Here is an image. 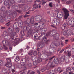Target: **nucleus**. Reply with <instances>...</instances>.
<instances>
[{"label":"nucleus","mask_w":74,"mask_h":74,"mask_svg":"<svg viewBox=\"0 0 74 74\" xmlns=\"http://www.w3.org/2000/svg\"><path fill=\"white\" fill-rule=\"evenodd\" d=\"M68 26V24L66 23H65L62 27V30H64L65 29L66 27H67Z\"/></svg>","instance_id":"obj_23"},{"label":"nucleus","mask_w":74,"mask_h":74,"mask_svg":"<svg viewBox=\"0 0 74 74\" xmlns=\"http://www.w3.org/2000/svg\"><path fill=\"white\" fill-rule=\"evenodd\" d=\"M72 2V1L70 0H69L68 1H67L66 2V3L67 4H70V3H71Z\"/></svg>","instance_id":"obj_40"},{"label":"nucleus","mask_w":74,"mask_h":74,"mask_svg":"<svg viewBox=\"0 0 74 74\" xmlns=\"http://www.w3.org/2000/svg\"><path fill=\"white\" fill-rule=\"evenodd\" d=\"M9 3V0H5L4 2V4L5 5H8Z\"/></svg>","instance_id":"obj_33"},{"label":"nucleus","mask_w":74,"mask_h":74,"mask_svg":"<svg viewBox=\"0 0 74 74\" xmlns=\"http://www.w3.org/2000/svg\"><path fill=\"white\" fill-rule=\"evenodd\" d=\"M26 1V0H20L18 1V2L19 3H25Z\"/></svg>","instance_id":"obj_37"},{"label":"nucleus","mask_w":74,"mask_h":74,"mask_svg":"<svg viewBox=\"0 0 74 74\" xmlns=\"http://www.w3.org/2000/svg\"><path fill=\"white\" fill-rule=\"evenodd\" d=\"M70 45L68 46L67 47H66L65 48V49H68V48H69V47H70Z\"/></svg>","instance_id":"obj_60"},{"label":"nucleus","mask_w":74,"mask_h":74,"mask_svg":"<svg viewBox=\"0 0 74 74\" xmlns=\"http://www.w3.org/2000/svg\"><path fill=\"white\" fill-rule=\"evenodd\" d=\"M67 52H68V56L65 55L64 56L61 57V60L62 61V62L65 61L66 63H68L69 62V57H70V56H71V51H69L67 50Z\"/></svg>","instance_id":"obj_8"},{"label":"nucleus","mask_w":74,"mask_h":74,"mask_svg":"<svg viewBox=\"0 0 74 74\" xmlns=\"http://www.w3.org/2000/svg\"><path fill=\"white\" fill-rule=\"evenodd\" d=\"M3 64V61L0 60V66H2Z\"/></svg>","instance_id":"obj_53"},{"label":"nucleus","mask_w":74,"mask_h":74,"mask_svg":"<svg viewBox=\"0 0 74 74\" xmlns=\"http://www.w3.org/2000/svg\"><path fill=\"white\" fill-rule=\"evenodd\" d=\"M18 26H19L20 27H21L22 26V24H23V22L21 20H19L18 21Z\"/></svg>","instance_id":"obj_21"},{"label":"nucleus","mask_w":74,"mask_h":74,"mask_svg":"<svg viewBox=\"0 0 74 74\" xmlns=\"http://www.w3.org/2000/svg\"><path fill=\"white\" fill-rule=\"evenodd\" d=\"M55 71H57L58 72H59V73H60L62 71V70H61V68L58 67L57 68L55 69Z\"/></svg>","instance_id":"obj_26"},{"label":"nucleus","mask_w":74,"mask_h":74,"mask_svg":"<svg viewBox=\"0 0 74 74\" xmlns=\"http://www.w3.org/2000/svg\"><path fill=\"white\" fill-rule=\"evenodd\" d=\"M31 59L32 61H33V64L34 66H36L38 64V63H40L42 62V58L39 57L38 58L36 56H31Z\"/></svg>","instance_id":"obj_6"},{"label":"nucleus","mask_w":74,"mask_h":74,"mask_svg":"<svg viewBox=\"0 0 74 74\" xmlns=\"http://www.w3.org/2000/svg\"><path fill=\"white\" fill-rule=\"evenodd\" d=\"M69 24L70 25H71L73 24V27L74 26V18H72L71 19V20H69Z\"/></svg>","instance_id":"obj_22"},{"label":"nucleus","mask_w":74,"mask_h":74,"mask_svg":"<svg viewBox=\"0 0 74 74\" xmlns=\"http://www.w3.org/2000/svg\"><path fill=\"white\" fill-rule=\"evenodd\" d=\"M7 63L5 65V66L8 68H10L12 66V63H11V59L8 58L6 59Z\"/></svg>","instance_id":"obj_15"},{"label":"nucleus","mask_w":74,"mask_h":74,"mask_svg":"<svg viewBox=\"0 0 74 74\" xmlns=\"http://www.w3.org/2000/svg\"><path fill=\"white\" fill-rule=\"evenodd\" d=\"M46 51V50H44L43 51H42V54H41V53H40V52H39V50H38V56L40 57V56H42V55H43L44 56H45V58H47V56H46L47 55V53H44L43 52V51Z\"/></svg>","instance_id":"obj_17"},{"label":"nucleus","mask_w":74,"mask_h":74,"mask_svg":"<svg viewBox=\"0 0 74 74\" xmlns=\"http://www.w3.org/2000/svg\"><path fill=\"white\" fill-rule=\"evenodd\" d=\"M9 2H12V3H15V2L14 1V0H9Z\"/></svg>","instance_id":"obj_51"},{"label":"nucleus","mask_w":74,"mask_h":74,"mask_svg":"<svg viewBox=\"0 0 74 74\" xmlns=\"http://www.w3.org/2000/svg\"><path fill=\"white\" fill-rule=\"evenodd\" d=\"M13 41H12V45H9V49L10 50H11L12 49V45H15V44L16 43L15 42V41H19V40L17 41L18 39H16V40H13Z\"/></svg>","instance_id":"obj_16"},{"label":"nucleus","mask_w":74,"mask_h":74,"mask_svg":"<svg viewBox=\"0 0 74 74\" xmlns=\"http://www.w3.org/2000/svg\"><path fill=\"white\" fill-rule=\"evenodd\" d=\"M33 55H34V56H36V55H37V51H34L33 53Z\"/></svg>","instance_id":"obj_41"},{"label":"nucleus","mask_w":74,"mask_h":74,"mask_svg":"<svg viewBox=\"0 0 74 74\" xmlns=\"http://www.w3.org/2000/svg\"><path fill=\"white\" fill-rule=\"evenodd\" d=\"M8 32L9 34H10V37L11 39L12 40H15L16 39V37H14L16 35V32L14 31V28L10 27H9L8 29Z\"/></svg>","instance_id":"obj_4"},{"label":"nucleus","mask_w":74,"mask_h":74,"mask_svg":"<svg viewBox=\"0 0 74 74\" xmlns=\"http://www.w3.org/2000/svg\"><path fill=\"white\" fill-rule=\"evenodd\" d=\"M62 10L63 11L64 14V19H67L69 16V11L66 8H63Z\"/></svg>","instance_id":"obj_13"},{"label":"nucleus","mask_w":74,"mask_h":74,"mask_svg":"<svg viewBox=\"0 0 74 74\" xmlns=\"http://www.w3.org/2000/svg\"><path fill=\"white\" fill-rule=\"evenodd\" d=\"M66 71L67 72H69V71H70V68L69 67L67 68L66 69Z\"/></svg>","instance_id":"obj_47"},{"label":"nucleus","mask_w":74,"mask_h":74,"mask_svg":"<svg viewBox=\"0 0 74 74\" xmlns=\"http://www.w3.org/2000/svg\"><path fill=\"white\" fill-rule=\"evenodd\" d=\"M58 18H55L53 21V24L54 25H58L61 21V19L63 17V14L61 12H59L57 14Z\"/></svg>","instance_id":"obj_3"},{"label":"nucleus","mask_w":74,"mask_h":74,"mask_svg":"<svg viewBox=\"0 0 74 74\" xmlns=\"http://www.w3.org/2000/svg\"><path fill=\"white\" fill-rule=\"evenodd\" d=\"M12 20H11L10 21H9V22H8V23H7L6 24V25H8V24L9 23H10V22H12Z\"/></svg>","instance_id":"obj_61"},{"label":"nucleus","mask_w":74,"mask_h":74,"mask_svg":"<svg viewBox=\"0 0 74 74\" xmlns=\"http://www.w3.org/2000/svg\"><path fill=\"white\" fill-rule=\"evenodd\" d=\"M38 5H37L36 4H34L33 5V7L32 8L33 9L32 10H30L29 11H33L34 10V9H37L38 7Z\"/></svg>","instance_id":"obj_19"},{"label":"nucleus","mask_w":74,"mask_h":74,"mask_svg":"<svg viewBox=\"0 0 74 74\" xmlns=\"http://www.w3.org/2000/svg\"><path fill=\"white\" fill-rule=\"evenodd\" d=\"M7 71V69H3L2 70V72L3 73H5V72Z\"/></svg>","instance_id":"obj_42"},{"label":"nucleus","mask_w":74,"mask_h":74,"mask_svg":"<svg viewBox=\"0 0 74 74\" xmlns=\"http://www.w3.org/2000/svg\"><path fill=\"white\" fill-rule=\"evenodd\" d=\"M55 1H56V2H58L59 4H60V1L59 0H55Z\"/></svg>","instance_id":"obj_57"},{"label":"nucleus","mask_w":74,"mask_h":74,"mask_svg":"<svg viewBox=\"0 0 74 74\" xmlns=\"http://www.w3.org/2000/svg\"><path fill=\"white\" fill-rule=\"evenodd\" d=\"M27 2H31L32 1V0H25Z\"/></svg>","instance_id":"obj_59"},{"label":"nucleus","mask_w":74,"mask_h":74,"mask_svg":"<svg viewBox=\"0 0 74 74\" xmlns=\"http://www.w3.org/2000/svg\"><path fill=\"white\" fill-rule=\"evenodd\" d=\"M14 30H16V32L17 33H18L19 31V29L18 28V27L16 28H14Z\"/></svg>","instance_id":"obj_38"},{"label":"nucleus","mask_w":74,"mask_h":74,"mask_svg":"<svg viewBox=\"0 0 74 74\" xmlns=\"http://www.w3.org/2000/svg\"><path fill=\"white\" fill-rule=\"evenodd\" d=\"M12 73H15V70L14 69H12Z\"/></svg>","instance_id":"obj_58"},{"label":"nucleus","mask_w":74,"mask_h":74,"mask_svg":"<svg viewBox=\"0 0 74 74\" xmlns=\"http://www.w3.org/2000/svg\"><path fill=\"white\" fill-rule=\"evenodd\" d=\"M55 57V56L52 57L51 58H49V59H46L45 61V62H47V61H49V60L50 61H51V60H52V59H53Z\"/></svg>","instance_id":"obj_34"},{"label":"nucleus","mask_w":74,"mask_h":74,"mask_svg":"<svg viewBox=\"0 0 74 74\" xmlns=\"http://www.w3.org/2000/svg\"><path fill=\"white\" fill-rule=\"evenodd\" d=\"M54 62L56 64H58L59 63V60H58V58H55L54 60Z\"/></svg>","instance_id":"obj_30"},{"label":"nucleus","mask_w":74,"mask_h":74,"mask_svg":"<svg viewBox=\"0 0 74 74\" xmlns=\"http://www.w3.org/2000/svg\"><path fill=\"white\" fill-rule=\"evenodd\" d=\"M53 63L52 62H49L48 64L46 66V67H44L42 68L41 70V71L43 72L46 70H49L51 68H53L55 67V65L53 64Z\"/></svg>","instance_id":"obj_10"},{"label":"nucleus","mask_w":74,"mask_h":74,"mask_svg":"<svg viewBox=\"0 0 74 74\" xmlns=\"http://www.w3.org/2000/svg\"><path fill=\"white\" fill-rule=\"evenodd\" d=\"M27 65L26 66H28V67H31L32 66V64L31 63H29L28 64V63H27Z\"/></svg>","instance_id":"obj_45"},{"label":"nucleus","mask_w":74,"mask_h":74,"mask_svg":"<svg viewBox=\"0 0 74 74\" xmlns=\"http://www.w3.org/2000/svg\"><path fill=\"white\" fill-rule=\"evenodd\" d=\"M18 22H15L13 25V29H15V28H17V27H18Z\"/></svg>","instance_id":"obj_28"},{"label":"nucleus","mask_w":74,"mask_h":74,"mask_svg":"<svg viewBox=\"0 0 74 74\" xmlns=\"http://www.w3.org/2000/svg\"><path fill=\"white\" fill-rule=\"evenodd\" d=\"M16 12H16H17L18 13H21V12H22V11L20 10H16V11H14Z\"/></svg>","instance_id":"obj_50"},{"label":"nucleus","mask_w":74,"mask_h":74,"mask_svg":"<svg viewBox=\"0 0 74 74\" xmlns=\"http://www.w3.org/2000/svg\"><path fill=\"white\" fill-rule=\"evenodd\" d=\"M29 58L27 56H26L23 57L21 60V64L18 63L17 65L19 69L21 68L23 70H26V66H27V62H29Z\"/></svg>","instance_id":"obj_2"},{"label":"nucleus","mask_w":74,"mask_h":74,"mask_svg":"<svg viewBox=\"0 0 74 74\" xmlns=\"http://www.w3.org/2000/svg\"><path fill=\"white\" fill-rule=\"evenodd\" d=\"M5 14H7L9 16H10V18H14V17H16L17 16V13L16 12L13 11L12 12H11L10 10H6V12L5 13Z\"/></svg>","instance_id":"obj_11"},{"label":"nucleus","mask_w":74,"mask_h":74,"mask_svg":"<svg viewBox=\"0 0 74 74\" xmlns=\"http://www.w3.org/2000/svg\"><path fill=\"white\" fill-rule=\"evenodd\" d=\"M26 22H27V23L25 24V25L23 27L24 30L21 31L20 33V34H21L22 36H25V32H26V31L29 32L31 29V27L29 26L30 24L29 23V22L27 21Z\"/></svg>","instance_id":"obj_5"},{"label":"nucleus","mask_w":74,"mask_h":74,"mask_svg":"<svg viewBox=\"0 0 74 74\" xmlns=\"http://www.w3.org/2000/svg\"><path fill=\"white\" fill-rule=\"evenodd\" d=\"M34 17H31L30 20V23L32 25H34Z\"/></svg>","instance_id":"obj_20"},{"label":"nucleus","mask_w":74,"mask_h":74,"mask_svg":"<svg viewBox=\"0 0 74 74\" xmlns=\"http://www.w3.org/2000/svg\"><path fill=\"white\" fill-rule=\"evenodd\" d=\"M49 52H47L46 51H43V53H47V55L46 56L47 58H49V56H51L52 55V53H55L56 51V49L55 47H52L49 49Z\"/></svg>","instance_id":"obj_9"},{"label":"nucleus","mask_w":74,"mask_h":74,"mask_svg":"<svg viewBox=\"0 0 74 74\" xmlns=\"http://www.w3.org/2000/svg\"><path fill=\"white\" fill-rule=\"evenodd\" d=\"M4 16H3L2 18H0V22L1 23H3L4 22V20L5 19V18H4Z\"/></svg>","instance_id":"obj_31"},{"label":"nucleus","mask_w":74,"mask_h":74,"mask_svg":"<svg viewBox=\"0 0 74 74\" xmlns=\"http://www.w3.org/2000/svg\"><path fill=\"white\" fill-rule=\"evenodd\" d=\"M11 18L12 17H11V16H9L7 17V16H4V18H5V19H4V20L6 22H8L10 19H11Z\"/></svg>","instance_id":"obj_24"},{"label":"nucleus","mask_w":74,"mask_h":74,"mask_svg":"<svg viewBox=\"0 0 74 74\" xmlns=\"http://www.w3.org/2000/svg\"><path fill=\"white\" fill-rule=\"evenodd\" d=\"M55 40H53L52 41V43L50 45V47L51 48L55 47Z\"/></svg>","instance_id":"obj_27"},{"label":"nucleus","mask_w":74,"mask_h":74,"mask_svg":"<svg viewBox=\"0 0 74 74\" xmlns=\"http://www.w3.org/2000/svg\"><path fill=\"white\" fill-rule=\"evenodd\" d=\"M13 4L14 3H12V2L9 1L8 5L9 6H12V5H13Z\"/></svg>","instance_id":"obj_43"},{"label":"nucleus","mask_w":74,"mask_h":74,"mask_svg":"<svg viewBox=\"0 0 74 74\" xmlns=\"http://www.w3.org/2000/svg\"><path fill=\"white\" fill-rule=\"evenodd\" d=\"M71 40L72 42L74 41V38H71Z\"/></svg>","instance_id":"obj_56"},{"label":"nucleus","mask_w":74,"mask_h":74,"mask_svg":"<svg viewBox=\"0 0 74 74\" xmlns=\"http://www.w3.org/2000/svg\"><path fill=\"white\" fill-rule=\"evenodd\" d=\"M35 73V72L34 71H32L30 73V74H34Z\"/></svg>","instance_id":"obj_62"},{"label":"nucleus","mask_w":74,"mask_h":74,"mask_svg":"<svg viewBox=\"0 0 74 74\" xmlns=\"http://www.w3.org/2000/svg\"><path fill=\"white\" fill-rule=\"evenodd\" d=\"M64 49H62V50L60 51L59 52V53H62V52H63V51H64Z\"/></svg>","instance_id":"obj_55"},{"label":"nucleus","mask_w":74,"mask_h":74,"mask_svg":"<svg viewBox=\"0 0 74 74\" xmlns=\"http://www.w3.org/2000/svg\"><path fill=\"white\" fill-rule=\"evenodd\" d=\"M18 6L19 8H22L23 10L24 11L28 10H29V9H30V7H27L25 5V4H18Z\"/></svg>","instance_id":"obj_14"},{"label":"nucleus","mask_w":74,"mask_h":74,"mask_svg":"<svg viewBox=\"0 0 74 74\" xmlns=\"http://www.w3.org/2000/svg\"><path fill=\"white\" fill-rule=\"evenodd\" d=\"M15 60L16 62H18L20 60V59L18 57H16V58L15 59Z\"/></svg>","instance_id":"obj_36"},{"label":"nucleus","mask_w":74,"mask_h":74,"mask_svg":"<svg viewBox=\"0 0 74 74\" xmlns=\"http://www.w3.org/2000/svg\"><path fill=\"white\" fill-rule=\"evenodd\" d=\"M34 31L32 30H31L30 33H28L27 35V37H30V34H34Z\"/></svg>","instance_id":"obj_25"},{"label":"nucleus","mask_w":74,"mask_h":74,"mask_svg":"<svg viewBox=\"0 0 74 74\" xmlns=\"http://www.w3.org/2000/svg\"><path fill=\"white\" fill-rule=\"evenodd\" d=\"M45 29H46V30H44V29L42 28L41 30L42 33L41 36H42L44 35V34H45V36L42 38H39V40L41 41L42 42L38 45V47L39 49H41V48L44 47V46L45 45L44 43L45 42H46L47 44H48V42L50 41L49 40H47V37L48 36L52 37L53 36V39H56V40H58L59 37V34L58 33H56V34H54L55 33H53V32L51 31L48 32L46 34L44 33L45 31L47 30V28H45Z\"/></svg>","instance_id":"obj_1"},{"label":"nucleus","mask_w":74,"mask_h":74,"mask_svg":"<svg viewBox=\"0 0 74 74\" xmlns=\"http://www.w3.org/2000/svg\"><path fill=\"white\" fill-rule=\"evenodd\" d=\"M41 3H42V5H44L46 3H47V2H45L44 1V0H42L41 1H40Z\"/></svg>","instance_id":"obj_48"},{"label":"nucleus","mask_w":74,"mask_h":74,"mask_svg":"<svg viewBox=\"0 0 74 74\" xmlns=\"http://www.w3.org/2000/svg\"><path fill=\"white\" fill-rule=\"evenodd\" d=\"M5 10V8L4 6L2 7L1 8V11H4Z\"/></svg>","instance_id":"obj_39"},{"label":"nucleus","mask_w":74,"mask_h":74,"mask_svg":"<svg viewBox=\"0 0 74 74\" xmlns=\"http://www.w3.org/2000/svg\"><path fill=\"white\" fill-rule=\"evenodd\" d=\"M31 73H30V70H29L27 74H30Z\"/></svg>","instance_id":"obj_64"},{"label":"nucleus","mask_w":74,"mask_h":74,"mask_svg":"<svg viewBox=\"0 0 74 74\" xmlns=\"http://www.w3.org/2000/svg\"><path fill=\"white\" fill-rule=\"evenodd\" d=\"M3 44H8V41L3 40L2 41Z\"/></svg>","instance_id":"obj_32"},{"label":"nucleus","mask_w":74,"mask_h":74,"mask_svg":"<svg viewBox=\"0 0 74 74\" xmlns=\"http://www.w3.org/2000/svg\"><path fill=\"white\" fill-rule=\"evenodd\" d=\"M4 37L6 36L8 37V38H9V39H10V38H11V35H9V34H10L7 32L6 31H4Z\"/></svg>","instance_id":"obj_18"},{"label":"nucleus","mask_w":74,"mask_h":74,"mask_svg":"<svg viewBox=\"0 0 74 74\" xmlns=\"http://www.w3.org/2000/svg\"><path fill=\"white\" fill-rule=\"evenodd\" d=\"M33 52H34L33 50H31L28 53V55L30 56L32 55L33 54Z\"/></svg>","instance_id":"obj_35"},{"label":"nucleus","mask_w":74,"mask_h":74,"mask_svg":"<svg viewBox=\"0 0 74 74\" xmlns=\"http://www.w3.org/2000/svg\"><path fill=\"white\" fill-rule=\"evenodd\" d=\"M32 26H37V25H38V23H35V22H34V24H32Z\"/></svg>","instance_id":"obj_52"},{"label":"nucleus","mask_w":74,"mask_h":74,"mask_svg":"<svg viewBox=\"0 0 74 74\" xmlns=\"http://www.w3.org/2000/svg\"><path fill=\"white\" fill-rule=\"evenodd\" d=\"M49 6L50 7H53V6H52V3L51 2L50 3H49Z\"/></svg>","instance_id":"obj_49"},{"label":"nucleus","mask_w":74,"mask_h":74,"mask_svg":"<svg viewBox=\"0 0 74 74\" xmlns=\"http://www.w3.org/2000/svg\"><path fill=\"white\" fill-rule=\"evenodd\" d=\"M61 45L62 46V47H63L64 45V44L63 43V41H61Z\"/></svg>","instance_id":"obj_54"},{"label":"nucleus","mask_w":74,"mask_h":74,"mask_svg":"<svg viewBox=\"0 0 74 74\" xmlns=\"http://www.w3.org/2000/svg\"><path fill=\"white\" fill-rule=\"evenodd\" d=\"M55 46H56L57 47H58L60 45V43L59 42H58L57 43H55Z\"/></svg>","instance_id":"obj_46"},{"label":"nucleus","mask_w":74,"mask_h":74,"mask_svg":"<svg viewBox=\"0 0 74 74\" xmlns=\"http://www.w3.org/2000/svg\"><path fill=\"white\" fill-rule=\"evenodd\" d=\"M37 72L38 74H40V71L39 70H37Z\"/></svg>","instance_id":"obj_63"},{"label":"nucleus","mask_w":74,"mask_h":74,"mask_svg":"<svg viewBox=\"0 0 74 74\" xmlns=\"http://www.w3.org/2000/svg\"><path fill=\"white\" fill-rule=\"evenodd\" d=\"M64 35H67L68 36H70L71 35H74V32L73 31V30L70 29L67 31H65L64 32Z\"/></svg>","instance_id":"obj_12"},{"label":"nucleus","mask_w":74,"mask_h":74,"mask_svg":"<svg viewBox=\"0 0 74 74\" xmlns=\"http://www.w3.org/2000/svg\"><path fill=\"white\" fill-rule=\"evenodd\" d=\"M3 49L5 50H7L8 49V47L7 46H5V45H3Z\"/></svg>","instance_id":"obj_44"},{"label":"nucleus","mask_w":74,"mask_h":74,"mask_svg":"<svg viewBox=\"0 0 74 74\" xmlns=\"http://www.w3.org/2000/svg\"><path fill=\"white\" fill-rule=\"evenodd\" d=\"M35 21H39L40 23H41L43 26L45 25V23L46 20L45 19H43L42 20V16L39 15H36L35 17Z\"/></svg>","instance_id":"obj_7"},{"label":"nucleus","mask_w":74,"mask_h":74,"mask_svg":"<svg viewBox=\"0 0 74 74\" xmlns=\"http://www.w3.org/2000/svg\"><path fill=\"white\" fill-rule=\"evenodd\" d=\"M12 8L13 9H14V10H18V6L16 5H14L12 6Z\"/></svg>","instance_id":"obj_29"}]
</instances>
